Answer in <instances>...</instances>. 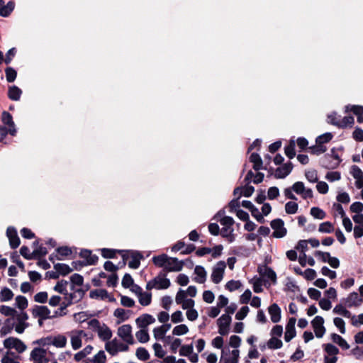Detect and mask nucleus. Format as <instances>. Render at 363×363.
Instances as JSON below:
<instances>
[{"label": "nucleus", "mask_w": 363, "mask_h": 363, "mask_svg": "<svg viewBox=\"0 0 363 363\" xmlns=\"http://www.w3.org/2000/svg\"><path fill=\"white\" fill-rule=\"evenodd\" d=\"M220 223L223 226L220 230V235L225 238L229 242H233L235 239L234 229L233 225L234 220L230 216H223L220 219Z\"/></svg>", "instance_id": "obj_1"}, {"label": "nucleus", "mask_w": 363, "mask_h": 363, "mask_svg": "<svg viewBox=\"0 0 363 363\" xmlns=\"http://www.w3.org/2000/svg\"><path fill=\"white\" fill-rule=\"evenodd\" d=\"M89 325L96 331L101 340L108 342L111 338L112 331L106 324H101L98 320L92 319L89 322Z\"/></svg>", "instance_id": "obj_2"}, {"label": "nucleus", "mask_w": 363, "mask_h": 363, "mask_svg": "<svg viewBox=\"0 0 363 363\" xmlns=\"http://www.w3.org/2000/svg\"><path fill=\"white\" fill-rule=\"evenodd\" d=\"M118 252L122 256L124 264L125 262L130 258L131 260L128 263L129 267L132 269H138L139 267L140 259L143 257L140 252L134 250H120Z\"/></svg>", "instance_id": "obj_3"}, {"label": "nucleus", "mask_w": 363, "mask_h": 363, "mask_svg": "<svg viewBox=\"0 0 363 363\" xmlns=\"http://www.w3.org/2000/svg\"><path fill=\"white\" fill-rule=\"evenodd\" d=\"M128 349V344L123 343L117 338L109 340L105 344V350L112 356H115L121 352H126Z\"/></svg>", "instance_id": "obj_4"}, {"label": "nucleus", "mask_w": 363, "mask_h": 363, "mask_svg": "<svg viewBox=\"0 0 363 363\" xmlns=\"http://www.w3.org/2000/svg\"><path fill=\"white\" fill-rule=\"evenodd\" d=\"M13 318L15 320V323H13L15 331L18 334L23 333L29 326L27 322L28 315L24 311H20L16 313Z\"/></svg>", "instance_id": "obj_5"}, {"label": "nucleus", "mask_w": 363, "mask_h": 363, "mask_svg": "<svg viewBox=\"0 0 363 363\" xmlns=\"http://www.w3.org/2000/svg\"><path fill=\"white\" fill-rule=\"evenodd\" d=\"M3 345L6 349L15 350L19 354L23 353L27 349L26 345L23 341L14 337L5 339Z\"/></svg>", "instance_id": "obj_6"}, {"label": "nucleus", "mask_w": 363, "mask_h": 363, "mask_svg": "<svg viewBox=\"0 0 363 363\" xmlns=\"http://www.w3.org/2000/svg\"><path fill=\"white\" fill-rule=\"evenodd\" d=\"M67 335L74 350H77L82 346V339L87 335L86 333L82 330H72Z\"/></svg>", "instance_id": "obj_7"}, {"label": "nucleus", "mask_w": 363, "mask_h": 363, "mask_svg": "<svg viewBox=\"0 0 363 363\" xmlns=\"http://www.w3.org/2000/svg\"><path fill=\"white\" fill-rule=\"evenodd\" d=\"M239 357L240 350L238 349L230 350L228 347H225L221 351L220 363H238Z\"/></svg>", "instance_id": "obj_8"}, {"label": "nucleus", "mask_w": 363, "mask_h": 363, "mask_svg": "<svg viewBox=\"0 0 363 363\" xmlns=\"http://www.w3.org/2000/svg\"><path fill=\"white\" fill-rule=\"evenodd\" d=\"M170 286V281L169 279L164 277L158 276L154 279L150 281L146 284V289L151 290L152 289H166Z\"/></svg>", "instance_id": "obj_9"}, {"label": "nucleus", "mask_w": 363, "mask_h": 363, "mask_svg": "<svg viewBox=\"0 0 363 363\" xmlns=\"http://www.w3.org/2000/svg\"><path fill=\"white\" fill-rule=\"evenodd\" d=\"M225 268L226 264L224 261H220L213 266L211 278L214 284H218L222 281Z\"/></svg>", "instance_id": "obj_10"}, {"label": "nucleus", "mask_w": 363, "mask_h": 363, "mask_svg": "<svg viewBox=\"0 0 363 363\" xmlns=\"http://www.w3.org/2000/svg\"><path fill=\"white\" fill-rule=\"evenodd\" d=\"M187 294L185 290L179 289L175 296V302L177 304L181 305L183 309L193 308L195 301L191 298H187Z\"/></svg>", "instance_id": "obj_11"}, {"label": "nucleus", "mask_w": 363, "mask_h": 363, "mask_svg": "<svg viewBox=\"0 0 363 363\" xmlns=\"http://www.w3.org/2000/svg\"><path fill=\"white\" fill-rule=\"evenodd\" d=\"M117 335L127 344H134V338L132 335V327L129 324L123 325L118 328Z\"/></svg>", "instance_id": "obj_12"}, {"label": "nucleus", "mask_w": 363, "mask_h": 363, "mask_svg": "<svg viewBox=\"0 0 363 363\" xmlns=\"http://www.w3.org/2000/svg\"><path fill=\"white\" fill-rule=\"evenodd\" d=\"M324 318L322 316L317 315L311 321L316 337L321 338L325 333V328L324 327Z\"/></svg>", "instance_id": "obj_13"}, {"label": "nucleus", "mask_w": 363, "mask_h": 363, "mask_svg": "<svg viewBox=\"0 0 363 363\" xmlns=\"http://www.w3.org/2000/svg\"><path fill=\"white\" fill-rule=\"evenodd\" d=\"M231 320L230 315L228 314H223L218 319V333L220 335L228 334Z\"/></svg>", "instance_id": "obj_14"}, {"label": "nucleus", "mask_w": 363, "mask_h": 363, "mask_svg": "<svg viewBox=\"0 0 363 363\" xmlns=\"http://www.w3.org/2000/svg\"><path fill=\"white\" fill-rule=\"evenodd\" d=\"M271 227L274 230L273 236L274 238H281L286 235L287 231L281 219L277 218L272 220Z\"/></svg>", "instance_id": "obj_15"}, {"label": "nucleus", "mask_w": 363, "mask_h": 363, "mask_svg": "<svg viewBox=\"0 0 363 363\" xmlns=\"http://www.w3.org/2000/svg\"><path fill=\"white\" fill-rule=\"evenodd\" d=\"M292 189L297 194L301 196L303 199L313 198V194L311 189L306 188L303 182H296L292 185Z\"/></svg>", "instance_id": "obj_16"}, {"label": "nucleus", "mask_w": 363, "mask_h": 363, "mask_svg": "<svg viewBox=\"0 0 363 363\" xmlns=\"http://www.w3.org/2000/svg\"><path fill=\"white\" fill-rule=\"evenodd\" d=\"M89 296L91 298L107 300L109 302H115L116 298L111 294H108L106 289H96L89 292Z\"/></svg>", "instance_id": "obj_17"}, {"label": "nucleus", "mask_w": 363, "mask_h": 363, "mask_svg": "<svg viewBox=\"0 0 363 363\" xmlns=\"http://www.w3.org/2000/svg\"><path fill=\"white\" fill-rule=\"evenodd\" d=\"M30 359L34 363H48V359L46 357V350L35 347L30 352Z\"/></svg>", "instance_id": "obj_18"}, {"label": "nucleus", "mask_w": 363, "mask_h": 363, "mask_svg": "<svg viewBox=\"0 0 363 363\" xmlns=\"http://www.w3.org/2000/svg\"><path fill=\"white\" fill-rule=\"evenodd\" d=\"M342 303L347 308L357 307L363 303V299L359 297L357 292H352L346 298L342 299Z\"/></svg>", "instance_id": "obj_19"}, {"label": "nucleus", "mask_w": 363, "mask_h": 363, "mask_svg": "<svg viewBox=\"0 0 363 363\" xmlns=\"http://www.w3.org/2000/svg\"><path fill=\"white\" fill-rule=\"evenodd\" d=\"M73 294H69L67 296H65L64 301L60 302V307L55 311L53 316L61 317L67 314L66 308L72 303Z\"/></svg>", "instance_id": "obj_20"}, {"label": "nucleus", "mask_w": 363, "mask_h": 363, "mask_svg": "<svg viewBox=\"0 0 363 363\" xmlns=\"http://www.w3.org/2000/svg\"><path fill=\"white\" fill-rule=\"evenodd\" d=\"M350 174L355 179V186L360 189L363 188V172L357 165H352L350 170Z\"/></svg>", "instance_id": "obj_21"}, {"label": "nucleus", "mask_w": 363, "mask_h": 363, "mask_svg": "<svg viewBox=\"0 0 363 363\" xmlns=\"http://www.w3.org/2000/svg\"><path fill=\"white\" fill-rule=\"evenodd\" d=\"M182 268L183 262L179 261L177 258L168 257L164 269L167 272H179Z\"/></svg>", "instance_id": "obj_22"}, {"label": "nucleus", "mask_w": 363, "mask_h": 363, "mask_svg": "<svg viewBox=\"0 0 363 363\" xmlns=\"http://www.w3.org/2000/svg\"><path fill=\"white\" fill-rule=\"evenodd\" d=\"M155 322V318L150 314H143L135 320L137 326L140 329H147V326Z\"/></svg>", "instance_id": "obj_23"}, {"label": "nucleus", "mask_w": 363, "mask_h": 363, "mask_svg": "<svg viewBox=\"0 0 363 363\" xmlns=\"http://www.w3.org/2000/svg\"><path fill=\"white\" fill-rule=\"evenodd\" d=\"M1 120L5 125H8L7 131L9 133L13 136L16 135V129L14 122L13 121L12 116L9 112L4 111L2 113Z\"/></svg>", "instance_id": "obj_24"}, {"label": "nucleus", "mask_w": 363, "mask_h": 363, "mask_svg": "<svg viewBox=\"0 0 363 363\" xmlns=\"http://www.w3.org/2000/svg\"><path fill=\"white\" fill-rule=\"evenodd\" d=\"M6 236L9 240V244L11 248H16L20 245V239L17 234V230L13 227H9L6 230Z\"/></svg>", "instance_id": "obj_25"}, {"label": "nucleus", "mask_w": 363, "mask_h": 363, "mask_svg": "<svg viewBox=\"0 0 363 363\" xmlns=\"http://www.w3.org/2000/svg\"><path fill=\"white\" fill-rule=\"evenodd\" d=\"M33 315L35 317H40L42 319L52 318L50 309L45 306H35L32 310ZM52 317H54L52 315Z\"/></svg>", "instance_id": "obj_26"}, {"label": "nucleus", "mask_w": 363, "mask_h": 363, "mask_svg": "<svg viewBox=\"0 0 363 363\" xmlns=\"http://www.w3.org/2000/svg\"><path fill=\"white\" fill-rule=\"evenodd\" d=\"M333 138V135L330 133H325L321 135H319L316 138V144L318 147L315 148V152L318 153L324 152L326 148L323 147L322 145L328 143Z\"/></svg>", "instance_id": "obj_27"}, {"label": "nucleus", "mask_w": 363, "mask_h": 363, "mask_svg": "<svg viewBox=\"0 0 363 363\" xmlns=\"http://www.w3.org/2000/svg\"><path fill=\"white\" fill-rule=\"evenodd\" d=\"M79 255L84 259V265H93L98 261V257L89 250H82Z\"/></svg>", "instance_id": "obj_28"}, {"label": "nucleus", "mask_w": 363, "mask_h": 363, "mask_svg": "<svg viewBox=\"0 0 363 363\" xmlns=\"http://www.w3.org/2000/svg\"><path fill=\"white\" fill-rule=\"evenodd\" d=\"M292 169L293 165L291 162L285 163L276 169L274 174L275 177L278 179H284L291 172Z\"/></svg>", "instance_id": "obj_29"}, {"label": "nucleus", "mask_w": 363, "mask_h": 363, "mask_svg": "<svg viewBox=\"0 0 363 363\" xmlns=\"http://www.w3.org/2000/svg\"><path fill=\"white\" fill-rule=\"evenodd\" d=\"M171 326L169 323H164L160 327L155 328L153 329L154 337L157 340H163L167 332L171 328Z\"/></svg>", "instance_id": "obj_30"}, {"label": "nucleus", "mask_w": 363, "mask_h": 363, "mask_svg": "<svg viewBox=\"0 0 363 363\" xmlns=\"http://www.w3.org/2000/svg\"><path fill=\"white\" fill-rule=\"evenodd\" d=\"M131 311L130 310H125L121 308H116L113 312V316L118 319V324L129 319Z\"/></svg>", "instance_id": "obj_31"}, {"label": "nucleus", "mask_w": 363, "mask_h": 363, "mask_svg": "<svg viewBox=\"0 0 363 363\" xmlns=\"http://www.w3.org/2000/svg\"><path fill=\"white\" fill-rule=\"evenodd\" d=\"M194 274L196 277L194 281L199 284H203L206 280L207 273L204 267L200 265H196L194 268Z\"/></svg>", "instance_id": "obj_32"}, {"label": "nucleus", "mask_w": 363, "mask_h": 363, "mask_svg": "<svg viewBox=\"0 0 363 363\" xmlns=\"http://www.w3.org/2000/svg\"><path fill=\"white\" fill-rule=\"evenodd\" d=\"M269 313L273 323H278L281 320V309L277 303L269 307Z\"/></svg>", "instance_id": "obj_33"}, {"label": "nucleus", "mask_w": 363, "mask_h": 363, "mask_svg": "<svg viewBox=\"0 0 363 363\" xmlns=\"http://www.w3.org/2000/svg\"><path fill=\"white\" fill-rule=\"evenodd\" d=\"M346 308L347 307L345 306V305L342 303L340 304L336 305L333 308V312L335 314L341 315L345 318L352 319V317L353 315H352V313L348 310H347Z\"/></svg>", "instance_id": "obj_34"}, {"label": "nucleus", "mask_w": 363, "mask_h": 363, "mask_svg": "<svg viewBox=\"0 0 363 363\" xmlns=\"http://www.w3.org/2000/svg\"><path fill=\"white\" fill-rule=\"evenodd\" d=\"M85 363H106V355L103 350H100L91 359H84Z\"/></svg>", "instance_id": "obj_35"}, {"label": "nucleus", "mask_w": 363, "mask_h": 363, "mask_svg": "<svg viewBox=\"0 0 363 363\" xmlns=\"http://www.w3.org/2000/svg\"><path fill=\"white\" fill-rule=\"evenodd\" d=\"M67 337L63 335L52 336V345L57 348H64L67 345Z\"/></svg>", "instance_id": "obj_36"}, {"label": "nucleus", "mask_w": 363, "mask_h": 363, "mask_svg": "<svg viewBox=\"0 0 363 363\" xmlns=\"http://www.w3.org/2000/svg\"><path fill=\"white\" fill-rule=\"evenodd\" d=\"M15 4L13 1H10L6 5L1 4L0 6V16L2 17H8L13 11Z\"/></svg>", "instance_id": "obj_37"}, {"label": "nucleus", "mask_w": 363, "mask_h": 363, "mask_svg": "<svg viewBox=\"0 0 363 363\" xmlns=\"http://www.w3.org/2000/svg\"><path fill=\"white\" fill-rule=\"evenodd\" d=\"M22 94V91L16 86H11L9 87L8 96L13 101H18Z\"/></svg>", "instance_id": "obj_38"}, {"label": "nucleus", "mask_w": 363, "mask_h": 363, "mask_svg": "<svg viewBox=\"0 0 363 363\" xmlns=\"http://www.w3.org/2000/svg\"><path fill=\"white\" fill-rule=\"evenodd\" d=\"M14 294L8 287H3L0 291V301L7 302L13 299Z\"/></svg>", "instance_id": "obj_39"}, {"label": "nucleus", "mask_w": 363, "mask_h": 363, "mask_svg": "<svg viewBox=\"0 0 363 363\" xmlns=\"http://www.w3.org/2000/svg\"><path fill=\"white\" fill-rule=\"evenodd\" d=\"M331 339L335 343L338 345L342 350H348L350 348V345L340 335L336 333H333L331 335Z\"/></svg>", "instance_id": "obj_40"}, {"label": "nucleus", "mask_w": 363, "mask_h": 363, "mask_svg": "<svg viewBox=\"0 0 363 363\" xmlns=\"http://www.w3.org/2000/svg\"><path fill=\"white\" fill-rule=\"evenodd\" d=\"M28 303L27 298L23 296H17L15 298V306L23 311L28 307Z\"/></svg>", "instance_id": "obj_41"}, {"label": "nucleus", "mask_w": 363, "mask_h": 363, "mask_svg": "<svg viewBox=\"0 0 363 363\" xmlns=\"http://www.w3.org/2000/svg\"><path fill=\"white\" fill-rule=\"evenodd\" d=\"M259 272L262 275L271 279L272 281H274V282L276 281L277 274H276L275 272L272 268L264 267L263 269H259Z\"/></svg>", "instance_id": "obj_42"}, {"label": "nucleus", "mask_w": 363, "mask_h": 363, "mask_svg": "<svg viewBox=\"0 0 363 363\" xmlns=\"http://www.w3.org/2000/svg\"><path fill=\"white\" fill-rule=\"evenodd\" d=\"M139 303L143 306H147L151 303L152 301V294L150 292H144L143 291L138 296Z\"/></svg>", "instance_id": "obj_43"}, {"label": "nucleus", "mask_w": 363, "mask_h": 363, "mask_svg": "<svg viewBox=\"0 0 363 363\" xmlns=\"http://www.w3.org/2000/svg\"><path fill=\"white\" fill-rule=\"evenodd\" d=\"M68 285V282L65 280H61L57 281L56 285L54 286V290L60 294H64L65 296H67L69 294H67V287Z\"/></svg>", "instance_id": "obj_44"}, {"label": "nucleus", "mask_w": 363, "mask_h": 363, "mask_svg": "<svg viewBox=\"0 0 363 363\" xmlns=\"http://www.w3.org/2000/svg\"><path fill=\"white\" fill-rule=\"evenodd\" d=\"M250 161L253 163V168L255 170H259L262 168V161L258 154L252 153L250 157Z\"/></svg>", "instance_id": "obj_45"}, {"label": "nucleus", "mask_w": 363, "mask_h": 363, "mask_svg": "<svg viewBox=\"0 0 363 363\" xmlns=\"http://www.w3.org/2000/svg\"><path fill=\"white\" fill-rule=\"evenodd\" d=\"M168 256L165 254H162L153 257L152 262L155 266L164 268Z\"/></svg>", "instance_id": "obj_46"}, {"label": "nucleus", "mask_w": 363, "mask_h": 363, "mask_svg": "<svg viewBox=\"0 0 363 363\" xmlns=\"http://www.w3.org/2000/svg\"><path fill=\"white\" fill-rule=\"evenodd\" d=\"M1 363H20L18 357L13 352H7L1 359Z\"/></svg>", "instance_id": "obj_47"}, {"label": "nucleus", "mask_w": 363, "mask_h": 363, "mask_svg": "<svg viewBox=\"0 0 363 363\" xmlns=\"http://www.w3.org/2000/svg\"><path fill=\"white\" fill-rule=\"evenodd\" d=\"M305 177L310 183H316L318 181V172L314 169L306 170Z\"/></svg>", "instance_id": "obj_48"}, {"label": "nucleus", "mask_w": 363, "mask_h": 363, "mask_svg": "<svg viewBox=\"0 0 363 363\" xmlns=\"http://www.w3.org/2000/svg\"><path fill=\"white\" fill-rule=\"evenodd\" d=\"M137 340L141 343H145L149 341L150 336L147 329H140L135 333Z\"/></svg>", "instance_id": "obj_49"}, {"label": "nucleus", "mask_w": 363, "mask_h": 363, "mask_svg": "<svg viewBox=\"0 0 363 363\" xmlns=\"http://www.w3.org/2000/svg\"><path fill=\"white\" fill-rule=\"evenodd\" d=\"M332 211L334 217L340 216L341 218L346 216L342 205L339 203H334L332 206Z\"/></svg>", "instance_id": "obj_50"}, {"label": "nucleus", "mask_w": 363, "mask_h": 363, "mask_svg": "<svg viewBox=\"0 0 363 363\" xmlns=\"http://www.w3.org/2000/svg\"><path fill=\"white\" fill-rule=\"evenodd\" d=\"M267 347L269 349L276 350L282 347L283 343L281 340L276 337H272L267 342Z\"/></svg>", "instance_id": "obj_51"}, {"label": "nucleus", "mask_w": 363, "mask_h": 363, "mask_svg": "<svg viewBox=\"0 0 363 363\" xmlns=\"http://www.w3.org/2000/svg\"><path fill=\"white\" fill-rule=\"evenodd\" d=\"M333 230V225L328 221L320 223L318 228V231L322 233H330Z\"/></svg>", "instance_id": "obj_52"}, {"label": "nucleus", "mask_w": 363, "mask_h": 363, "mask_svg": "<svg viewBox=\"0 0 363 363\" xmlns=\"http://www.w3.org/2000/svg\"><path fill=\"white\" fill-rule=\"evenodd\" d=\"M17 312L18 311L12 307L4 305L0 306V313L5 316H11L13 318Z\"/></svg>", "instance_id": "obj_53"}, {"label": "nucleus", "mask_w": 363, "mask_h": 363, "mask_svg": "<svg viewBox=\"0 0 363 363\" xmlns=\"http://www.w3.org/2000/svg\"><path fill=\"white\" fill-rule=\"evenodd\" d=\"M345 112L352 111L356 116L363 115V106L359 105H347L345 106Z\"/></svg>", "instance_id": "obj_54"}, {"label": "nucleus", "mask_w": 363, "mask_h": 363, "mask_svg": "<svg viewBox=\"0 0 363 363\" xmlns=\"http://www.w3.org/2000/svg\"><path fill=\"white\" fill-rule=\"evenodd\" d=\"M135 355L140 360L142 361H146L150 358L149 352L144 347L138 348L135 352Z\"/></svg>", "instance_id": "obj_55"}, {"label": "nucleus", "mask_w": 363, "mask_h": 363, "mask_svg": "<svg viewBox=\"0 0 363 363\" xmlns=\"http://www.w3.org/2000/svg\"><path fill=\"white\" fill-rule=\"evenodd\" d=\"M354 118L351 116H345L343 118L340 120L338 127L346 128L347 126H352L354 124Z\"/></svg>", "instance_id": "obj_56"}, {"label": "nucleus", "mask_w": 363, "mask_h": 363, "mask_svg": "<svg viewBox=\"0 0 363 363\" xmlns=\"http://www.w3.org/2000/svg\"><path fill=\"white\" fill-rule=\"evenodd\" d=\"M188 332V327L184 324H181L174 328L172 330V334L174 335H182L186 334Z\"/></svg>", "instance_id": "obj_57"}, {"label": "nucleus", "mask_w": 363, "mask_h": 363, "mask_svg": "<svg viewBox=\"0 0 363 363\" xmlns=\"http://www.w3.org/2000/svg\"><path fill=\"white\" fill-rule=\"evenodd\" d=\"M285 154L290 159H292L295 157L296 152L294 140H291L289 144L285 147Z\"/></svg>", "instance_id": "obj_58"}, {"label": "nucleus", "mask_w": 363, "mask_h": 363, "mask_svg": "<svg viewBox=\"0 0 363 363\" xmlns=\"http://www.w3.org/2000/svg\"><path fill=\"white\" fill-rule=\"evenodd\" d=\"M57 252L59 256L58 259H62L64 257L69 256L72 253L71 248L68 247H58Z\"/></svg>", "instance_id": "obj_59"}, {"label": "nucleus", "mask_w": 363, "mask_h": 363, "mask_svg": "<svg viewBox=\"0 0 363 363\" xmlns=\"http://www.w3.org/2000/svg\"><path fill=\"white\" fill-rule=\"evenodd\" d=\"M55 269L59 273H60L63 275H66L72 271L71 268L68 265H67L65 264H62V263L56 264L55 265Z\"/></svg>", "instance_id": "obj_60"}, {"label": "nucleus", "mask_w": 363, "mask_h": 363, "mask_svg": "<svg viewBox=\"0 0 363 363\" xmlns=\"http://www.w3.org/2000/svg\"><path fill=\"white\" fill-rule=\"evenodd\" d=\"M311 214L317 219H323L325 217V213L318 207L311 208Z\"/></svg>", "instance_id": "obj_61"}, {"label": "nucleus", "mask_w": 363, "mask_h": 363, "mask_svg": "<svg viewBox=\"0 0 363 363\" xmlns=\"http://www.w3.org/2000/svg\"><path fill=\"white\" fill-rule=\"evenodd\" d=\"M350 210L354 214L362 213L363 203L359 201H356L350 205Z\"/></svg>", "instance_id": "obj_62"}, {"label": "nucleus", "mask_w": 363, "mask_h": 363, "mask_svg": "<svg viewBox=\"0 0 363 363\" xmlns=\"http://www.w3.org/2000/svg\"><path fill=\"white\" fill-rule=\"evenodd\" d=\"M336 199L339 203H349L350 201V197L348 193L345 191L339 192L336 196Z\"/></svg>", "instance_id": "obj_63"}, {"label": "nucleus", "mask_w": 363, "mask_h": 363, "mask_svg": "<svg viewBox=\"0 0 363 363\" xmlns=\"http://www.w3.org/2000/svg\"><path fill=\"white\" fill-rule=\"evenodd\" d=\"M325 177L328 182H334L341 179V174L339 172H328Z\"/></svg>", "instance_id": "obj_64"}]
</instances>
